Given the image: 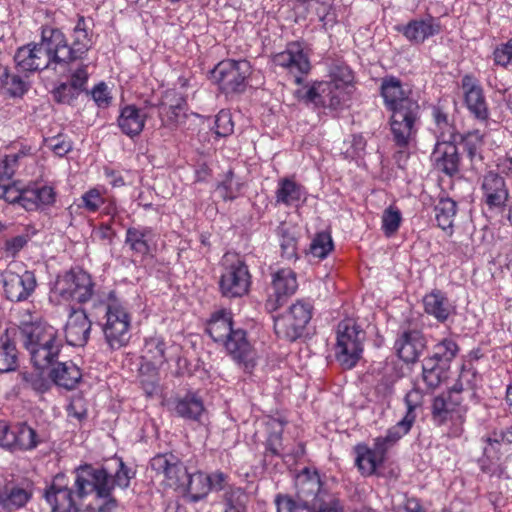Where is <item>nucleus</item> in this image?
<instances>
[{"instance_id": "obj_13", "label": "nucleus", "mask_w": 512, "mask_h": 512, "mask_svg": "<svg viewBox=\"0 0 512 512\" xmlns=\"http://www.w3.org/2000/svg\"><path fill=\"white\" fill-rule=\"evenodd\" d=\"M312 305L298 300L288 311L274 319V330L278 338L294 342L304 336L312 318Z\"/></svg>"}, {"instance_id": "obj_10", "label": "nucleus", "mask_w": 512, "mask_h": 512, "mask_svg": "<svg viewBox=\"0 0 512 512\" xmlns=\"http://www.w3.org/2000/svg\"><path fill=\"white\" fill-rule=\"evenodd\" d=\"M365 331L353 319L339 322L336 331L334 356L339 365L349 370L354 368L362 357Z\"/></svg>"}, {"instance_id": "obj_49", "label": "nucleus", "mask_w": 512, "mask_h": 512, "mask_svg": "<svg viewBox=\"0 0 512 512\" xmlns=\"http://www.w3.org/2000/svg\"><path fill=\"white\" fill-rule=\"evenodd\" d=\"M484 135L479 130H473L462 136V143L468 157L473 161L480 156V150L484 144Z\"/></svg>"}, {"instance_id": "obj_1", "label": "nucleus", "mask_w": 512, "mask_h": 512, "mask_svg": "<svg viewBox=\"0 0 512 512\" xmlns=\"http://www.w3.org/2000/svg\"><path fill=\"white\" fill-rule=\"evenodd\" d=\"M74 489L65 483V476L58 474L45 492L52 512H112L118 506L112 496L115 486L127 488L132 478L130 469L122 460L111 476L104 468L84 465L74 471Z\"/></svg>"}, {"instance_id": "obj_21", "label": "nucleus", "mask_w": 512, "mask_h": 512, "mask_svg": "<svg viewBox=\"0 0 512 512\" xmlns=\"http://www.w3.org/2000/svg\"><path fill=\"white\" fill-rule=\"evenodd\" d=\"M461 88L468 111L477 120L487 121L490 113L480 82L473 75L466 74L462 77Z\"/></svg>"}, {"instance_id": "obj_51", "label": "nucleus", "mask_w": 512, "mask_h": 512, "mask_svg": "<svg viewBox=\"0 0 512 512\" xmlns=\"http://www.w3.org/2000/svg\"><path fill=\"white\" fill-rule=\"evenodd\" d=\"M402 221L400 210L395 206H389L382 216V229L387 236L397 232Z\"/></svg>"}, {"instance_id": "obj_57", "label": "nucleus", "mask_w": 512, "mask_h": 512, "mask_svg": "<svg viewBox=\"0 0 512 512\" xmlns=\"http://www.w3.org/2000/svg\"><path fill=\"white\" fill-rule=\"evenodd\" d=\"M40 370L41 369L37 368V370L33 372L25 373L24 381L33 390L43 393L49 389L50 385L49 381L43 376Z\"/></svg>"}, {"instance_id": "obj_19", "label": "nucleus", "mask_w": 512, "mask_h": 512, "mask_svg": "<svg viewBox=\"0 0 512 512\" xmlns=\"http://www.w3.org/2000/svg\"><path fill=\"white\" fill-rule=\"evenodd\" d=\"M273 63L286 68L294 75L297 83H300L302 76L307 74L311 69L305 44L300 41L288 43L284 51L273 56Z\"/></svg>"}, {"instance_id": "obj_62", "label": "nucleus", "mask_w": 512, "mask_h": 512, "mask_svg": "<svg viewBox=\"0 0 512 512\" xmlns=\"http://www.w3.org/2000/svg\"><path fill=\"white\" fill-rule=\"evenodd\" d=\"M25 194L26 187L19 189L15 186V184H10V181H8L5 189L4 200L10 204H18L19 206L25 209Z\"/></svg>"}, {"instance_id": "obj_44", "label": "nucleus", "mask_w": 512, "mask_h": 512, "mask_svg": "<svg viewBox=\"0 0 512 512\" xmlns=\"http://www.w3.org/2000/svg\"><path fill=\"white\" fill-rule=\"evenodd\" d=\"M435 219L438 227L442 230L451 229L457 213V204L450 198H442L436 204Z\"/></svg>"}, {"instance_id": "obj_28", "label": "nucleus", "mask_w": 512, "mask_h": 512, "mask_svg": "<svg viewBox=\"0 0 512 512\" xmlns=\"http://www.w3.org/2000/svg\"><path fill=\"white\" fill-rule=\"evenodd\" d=\"M277 512H344V507L340 500H333L328 503L314 505L306 500H300L288 495L278 494L275 498Z\"/></svg>"}, {"instance_id": "obj_45", "label": "nucleus", "mask_w": 512, "mask_h": 512, "mask_svg": "<svg viewBox=\"0 0 512 512\" xmlns=\"http://www.w3.org/2000/svg\"><path fill=\"white\" fill-rule=\"evenodd\" d=\"M432 117L434 120V132L437 134V141L455 140V127L449 119L446 112L439 106L432 108Z\"/></svg>"}, {"instance_id": "obj_4", "label": "nucleus", "mask_w": 512, "mask_h": 512, "mask_svg": "<svg viewBox=\"0 0 512 512\" xmlns=\"http://www.w3.org/2000/svg\"><path fill=\"white\" fill-rule=\"evenodd\" d=\"M416 393L408 392L404 398L407 411L402 420L388 429L383 437L375 439L374 448H369L366 444H358L354 448L356 454L355 464L364 476H370L375 473L377 467L382 464L386 452L398 440L406 435L412 428L416 420L417 403L412 400Z\"/></svg>"}, {"instance_id": "obj_63", "label": "nucleus", "mask_w": 512, "mask_h": 512, "mask_svg": "<svg viewBox=\"0 0 512 512\" xmlns=\"http://www.w3.org/2000/svg\"><path fill=\"white\" fill-rule=\"evenodd\" d=\"M281 255L287 260L297 258V240L291 235H282L280 241Z\"/></svg>"}, {"instance_id": "obj_35", "label": "nucleus", "mask_w": 512, "mask_h": 512, "mask_svg": "<svg viewBox=\"0 0 512 512\" xmlns=\"http://www.w3.org/2000/svg\"><path fill=\"white\" fill-rule=\"evenodd\" d=\"M146 118V114L135 105H125L120 110L117 124L123 134L134 138L143 131Z\"/></svg>"}, {"instance_id": "obj_22", "label": "nucleus", "mask_w": 512, "mask_h": 512, "mask_svg": "<svg viewBox=\"0 0 512 512\" xmlns=\"http://www.w3.org/2000/svg\"><path fill=\"white\" fill-rule=\"evenodd\" d=\"M150 466L157 474H162L170 486L176 488L185 486L187 469L174 454H158L151 459Z\"/></svg>"}, {"instance_id": "obj_60", "label": "nucleus", "mask_w": 512, "mask_h": 512, "mask_svg": "<svg viewBox=\"0 0 512 512\" xmlns=\"http://www.w3.org/2000/svg\"><path fill=\"white\" fill-rule=\"evenodd\" d=\"M266 452L273 456L285 458V447L282 444V430L269 435L266 441Z\"/></svg>"}, {"instance_id": "obj_12", "label": "nucleus", "mask_w": 512, "mask_h": 512, "mask_svg": "<svg viewBox=\"0 0 512 512\" xmlns=\"http://www.w3.org/2000/svg\"><path fill=\"white\" fill-rule=\"evenodd\" d=\"M469 404L468 401L462 398V395L449 389L447 393H442L434 398L431 412L432 420L438 426L451 423L450 434L458 437L463 432V423Z\"/></svg>"}, {"instance_id": "obj_2", "label": "nucleus", "mask_w": 512, "mask_h": 512, "mask_svg": "<svg viewBox=\"0 0 512 512\" xmlns=\"http://www.w3.org/2000/svg\"><path fill=\"white\" fill-rule=\"evenodd\" d=\"M380 95L390 113L388 124L395 146L394 159L399 167L406 163L421 123V107L408 84L398 77L381 78Z\"/></svg>"}, {"instance_id": "obj_32", "label": "nucleus", "mask_w": 512, "mask_h": 512, "mask_svg": "<svg viewBox=\"0 0 512 512\" xmlns=\"http://www.w3.org/2000/svg\"><path fill=\"white\" fill-rule=\"evenodd\" d=\"M481 382V375L477 369L469 362L463 364L458 379L450 388L456 394L462 395L469 403L477 401V387Z\"/></svg>"}, {"instance_id": "obj_59", "label": "nucleus", "mask_w": 512, "mask_h": 512, "mask_svg": "<svg viewBox=\"0 0 512 512\" xmlns=\"http://www.w3.org/2000/svg\"><path fill=\"white\" fill-rule=\"evenodd\" d=\"M396 380L397 376L393 372L383 374L375 386L376 394L383 399L389 397L393 393Z\"/></svg>"}, {"instance_id": "obj_24", "label": "nucleus", "mask_w": 512, "mask_h": 512, "mask_svg": "<svg viewBox=\"0 0 512 512\" xmlns=\"http://www.w3.org/2000/svg\"><path fill=\"white\" fill-rule=\"evenodd\" d=\"M483 200L489 209L503 210L509 200L505 179L495 171H488L482 179Z\"/></svg>"}, {"instance_id": "obj_29", "label": "nucleus", "mask_w": 512, "mask_h": 512, "mask_svg": "<svg viewBox=\"0 0 512 512\" xmlns=\"http://www.w3.org/2000/svg\"><path fill=\"white\" fill-rule=\"evenodd\" d=\"M426 338L420 330L406 329L395 342L398 356L407 363L415 362L426 348Z\"/></svg>"}, {"instance_id": "obj_46", "label": "nucleus", "mask_w": 512, "mask_h": 512, "mask_svg": "<svg viewBox=\"0 0 512 512\" xmlns=\"http://www.w3.org/2000/svg\"><path fill=\"white\" fill-rule=\"evenodd\" d=\"M248 496L242 488L229 487L223 495V512H247Z\"/></svg>"}, {"instance_id": "obj_6", "label": "nucleus", "mask_w": 512, "mask_h": 512, "mask_svg": "<svg viewBox=\"0 0 512 512\" xmlns=\"http://www.w3.org/2000/svg\"><path fill=\"white\" fill-rule=\"evenodd\" d=\"M331 80L318 82L304 94L307 103L328 107L332 110L342 108L352 92L354 75L345 64H335L331 69Z\"/></svg>"}, {"instance_id": "obj_43", "label": "nucleus", "mask_w": 512, "mask_h": 512, "mask_svg": "<svg viewBox=\"0 0 512 512\" xmlns=\"http://www.w3.org/2000/svg\"><path fill=\"white\" fill-rule=\"evenodd\" d=\"M448 367L425 358L422 364V379L428 389L437 388L446 378Z\"/></svg>"}, {"instance_id": "obj_25", "label": "nucleus", "mask_w": 512, "mask_h": 512, "mask_svg": "<svg viewBox=\"0 0 512 512\" xmlns=\"http://www.w3.org/2000/svg\"><path fill=\"white\" fill-rule=\"evenodd\" d=\"M94 319L89 315V308L72 309L65 325V338L69 345L82 347L89 338Z\"/></svg>"}, {"instance_id": "obj_36", "label": "nucleus", "mask_w": 512, "mask_h": 512, "mask_svg": "<svg viewBox=\"0 0 512 512\" xmlns=\"http://www.w3.org/2000/svg\"><path fill=\"white\" fill-rule=\"evenodd\" d=\"M276 203L285 206H298L306 198L305 188L293 178L285 177L278 181L275 192Z\"/></svg>"}, {"instance_id": "obj_5", "label": "nucleus", "mask_w": 512, "mask_h": 512, "mask_svg": "<svg viewBox=\"0 0 512 512\" xmlns=\"http://www.w3.org/2000/svg\"><path fill=\"white\" fill-rule=\"evenodd\" d=\"M207 333L215 342L224 344L231 357L245 371H251L255 366L256 352L246 338L242 329H233L232 315L226 310L212 314L206 327Z\"/></svg>"}, {"instance_id": "obj_55", "label": "nucleus", "mask_w": 512, "mask_h": 512, "mask_svg": "<svg viewBox=\"0 0 512 512\" xmlns=\"http://www.w3.org/2000/svg\"><path fill=\"white\" fill-rule=\"evenodd\" d=\"M493 61L497 66L507 68L512 65V38L498 45L493 52Z\"/></svg>"}, {"instance_id": "obj_18", "label": "nucleus", "mask_w": 512, "mask_h": 512, "mask_svg": "<svg viewBox=\"0 0 512 512\" xmlns=\"http://www.w3.org/2000/svg\"><path fill=\"white\" fill-rule=\"evenodd\" d=\"M298 288L296 273L291 268H281L272 274L271 286L265 302L269 313L277 311Z\"/></svg>"}, {"instance_id": "obj_47", "label": "nucleus", "mask_w": 512, "mask_h": 512, "mask_svg": "<svg viewBox=\"0 0 512 512\" xmlns=\"http://www.w3.org/2000/svg\"><path fill=\"white\" fill-rule=\"evenodd\" d=\"M243 188V183L239 179H235L233 170L229 169L224 176V179L219 183L218 190L224 200H234L240 194Z\"/></svg>"}, {"instance_id": "obj_38", "label": "nucleus", "mask_w": 512, "mask_h": 512, "mask_svg": "<svg viewBox=\"0 0 512 512\" xmlns=\"http://www.w3.org/2000/svg\"><path fill=\"white\" fill-rule=\"evenodd\" d=\"M19 366V351L9 330L0 336V373L15 371Z\"/></svg>"}, {"instance_id": "obj_9", "label": "nucleus", "mask_w": 512, "mask_h": 512, "mask_svg": "<svg viewBox=\"0 0 512 512\" xmlns=\"http://www.w3.org/2000/svg\"><path fill=\"white\" fill-rule=\"evenodd\" d=\"M48 25L41 28V41L19 47L14 55L16 67L23 72H36L44 69L56 70L63 61L56 58L59 52L52 45Z\"/></svg>"}, {"instance_id": "obj_54", "label": "nucleus", "mask_w": 512, "mask_h": 512, "mask_svg": "<svg viewBox=\"0 0 512 512\" xmlns=\"http://www.w3.org/2000/svg\"><path fill=\"white\" fill-rule=\"evenodd\" d=\"M234 124L231 114L226 110H221L215 119L214 132L218 137H227L233 133Z\"/></svg>"}, {"instance_id": "obj_31", "label": "nucleus", "mask_w": 512, "mask_h": 512, "mask_svg": "<svg viewBox=\"0 0 512 512\" xmlns=\"http://www.w3.org/2000/svg\"><path fill=\"white\" fill-rule=\"evenodd\" d=\"M49 371V378L58 387L73 390L82 379L80 368L69 361H54Z\"/></svg>"}, {"instance_id": "obj_42", "label": "nucleus", "mask_w": 512, "mask_h": 512, "mask_svg": "<svg viewBox=\"0 0 512 512\" xmlns=\"http://www.w3.org/2000/svg\"><path fill=\"white\" fill-rule=\"evenodd\" d=\"M459 350L457 342L453 338L448 337L435 344L432 348V354L427 358L449 368Z\"/></svg>"}, {"instance_id": "obj_64", "label": "nucleus", "mask_w": 512, "mask_h": 512, "mask_svg": "<svg viewBox=\"0 0 512 512\" xmlns=\"http://www.w3.org/2000/svg\"><path fill=\"white\" fill-rule=\"evenodd\" d=\"M46 145L59 157L65 156L72 149V144L62 136L46 140Z\"/></svg>"}, {"instance_id": "obj_14", "label": "nucleus", "mask_w": 512, "mask_h": 512, "mask_svg": "<svg viewBox=\"0 0 512 512\" xmlns=\"http://www.w3.org/2000/svg\"><path fill=\"white\" fill-rule=\"evenodd\" d=\"M250 73L248 61L227 59L214 67L211 71V80L225 94L241 93L246 88V79Z\"/></svg>"}, {"instance_id": "obj_50", "label": "nucleus", "mask_w": 512, "mask_h": 512, "mask_svg": "<svg viewBox=\"0 0 512 512\" xmlns=\"http://www.w3.org/2000/svg\"><path fill=\"white\" fill-rule=\"evenodd\" d=\"M67 66L69 67L70 72L68 82L82 92L87 91L86 85L89 78V73L87 71L88 65L82 62L78 63L77 61Z\"/></svg>"}, {"instance_id": "obj_39", "label": "nucleus", "mask_w": 512, "mask_h": 512, "mask_svg": "<svg viewBox=\"0 0 512 512\" xmlns=\"http://www.w3.org/2000/svg\"><path fill=\"white\" fill-rule=\"evenodd\" d=\"M32 492L19 486L6 485L0 490V508L11 512L17 510L30 500Z\"/></svg>"}, {"instance_id": "obj_20", "label": "nucleus", "mask_w": 512, "mask_h": 512, "mask_svg": "<svg viewBox=\"0 0 512 512\" xmlns=\"http://www.w3.org/2000/svg\"><path fill=\"white\" fill-rule=\"evenodd\" d=\"M179 356V345L157 335L147 338L142 349V359L154 369L161 368L170 360H178Z\"/></svg>"}, {"instance_id": "obj_8", "label": "nucleus", "mask_w": 512, "mask_h": 512, "mask_svg": "<svg viewBox=\"0 0 512 512\" xmlns=\"http://www.w3.org/2000/svg\"><path fill=\"white\" fill-rule=\"evenodd\" d=\"M92 20L84 16H78L73 28L69 45L65 34L58 28L48 26L52 45L57 48L60 55L56 58L63 61L64 65H70L83 59L93 45Z\"/></svg>"}, {"instance_id": "obj_17", "label": "nucleus", "mask_w": 512, "mask_h": 512, "mask_svg": "<svg viewBox=\"0 0 512 512\" xmlns=\"http://www.w3.org/2000/svg\"><path fill=\"white\" fill-rule=\"evenodd\" d=\"M40 443L37 432L26 423L0 421V446L11 451H28Z\"/></svg>"}, {"instance_id": "obj_33", "label": "nucleus", "mask_w": 512, "mask_h": 512, "mask_svg": "<svg viewBox=\"0 0 512 512\" xmlns=\"http://www.w3.org/2000/svg\"><path fill=\"white\" fill-rule=\"evenodd\" d=\"M423 307L426 314L434 317L440 323L447 321L455 311V306L446 293L439 289H433L423 297Z\"/></svg>"}, {"instance_id": "obj_48", "label": "nucleus", "mask_w": 512, "mask_h": 512, "mask_svg": "<svg viewBox=\"0 0 512 512\" xmlns=\"http://www.w3.org/2000/svg\"><path fill=\"white\" fill-rule=\"evenodd\" d=\"M333 249L332 237L328 232L316 234L310 244V253L319 259H324Z\"/></svg>"}, {"instance_id": "obj_40", "label": "nucleus", "mask_w": 512, "mask_h": 512, "mask_svg": "<svg viewBox=\"0 0 512 512\" xmlns=\"http://www.w3.org/2000/svg\"><path fill=\"white\" fill-rule=\"evenodd\" d=\"M0 84L3 92L12 98H22L30 89V83L11 72L8 67L3 68L0 73Z\"/></svg>"}, {"instance_id": "obj_30", "label": "nucleus", "mask_w": 512, "mask_h": 512, "mask_svg": "<svg viewBox=\"0 0 512 512\" xmlns=\"http://www.w3.org/2000/svg\"><path fill=\"white\" fill-rule=\"evenodd\" d=\"M432 159L435 167L448 176L459 172L460 156L454 140L437 141Z\"/></svg>"}, {"instance_id": "obj_52", "label": "nucleus", "mask_w": 512, "mask_h": 512, "mask_svg": "<svg viewBox=\"0 0 512 512\" xmlns=\"http://www.w3.org/2000/svg\"><path fill=\"white\" fill-rule=\"evenodd\" d=\"M54 100L58 103L72 104L78 96L82 93L78 88L74 87L69 82H63L59 84L53 90Z\"/></svg>"}, {"instance_id": "obj_15", "label": "nucleus", "mask_w": 512, "mask_h": 512, "mask_svg": "<svg viewBox=\"0 0 512 512\" xmlns=\"http://www.w3.org/2000/svg\"><path fill=\"white\" fill-rule=\"evenodd\" d=\"M250 284L251 275L245 262L238 257L226 259L219 281L221 294L227 298L242 297L248 293Z\"/></svg>"}, {"instance_id": "obj_11", "label": "nucleus", "mask_w": 512, "mask_h": 512, "mask_svg": "<svg viewBox=\"0 0 512 512\" xmlns=\"http://www.w3.org/2000/svg\"><path fill=\"white\" fill-rule=\"evenodd\" d=\"M94 287L90 274L82 269H71L58 275L52 291L60 302L84 304L89 300L93 303L101 296L95 293Z\"/></svg>"}, {"instance_id": "obj_61", "label": "nucleus", "mask_w": 512, "mask_h": 512, "mask_svg": "<svg viewBox=\"0 0 512 512\" xmlns=\"http://www.w3.org/2000/svg\"><path fill=\"white\" fill-rule=\"evenodd\" d=\"M486 442L487 446L484 447L485 454H488L490 449H495V446L501 443L512 445V425L499 433L494 432L492 437L486 439Z\"/></svg>"}, {"instance_id": "obj_37", "label": "nucleus", "mask_w": 512, "mask_h": 512, "mask_svg": "<svg viewBox=\"0 0 512 512\" xmlns=\"http://www.w3.org/2000/svg\"><path fill=\"white\" fill-rule=\"evenodd\" d=\"M174 411L177 416L185 420L201 422L205 407L199 396L194 393H187L184 397L174 400Z\"/></svg>"}, {"instance_id": "obj_41", "label": "nucleus", "mask_w": 512, "mask_h": 512, "mask_svg": "<svg viewBox=\"0 0 512 512\" xmlns=\"http://www.w3.org/2000/svg\"><path fill=\"white\" fill-rule=\"evenodd\" d=\"M186 490V498L191 502H198L206 497L210 491L207 474L196 472L188 474L186 484L183 487Z\"/></svg>"}, {"instance_id": "obj_58", "label": "nucleus", "mask_w": 512, "mask_h": 512, "mask_svg": "<svg viewBox=\"0 0 512 512\" xmlns=\"http://www.w3.org/2000/svg\"><path fill=\"white\" fill-rule=\"evenodd\" d=\"M21 162L13 154L6 155L0 161V179L10 181Z\"/></svg>"}, {"instance_id": "obj_34", "label": "nucleus", "mask_w": 512, "mask_h": 512, "mask_svg": "<svg viewBox=\"0 0 512 512\" xmlns=\"http://www.w3.org/2000/svg\"><path fill=\"white\" fill-rule=\"evenodd\" d=\"M25 210L38 211L45 210L53 206L56 202L57 193L52 185H28L26 187Z\"/></svg>"}, {"instance_id": "obj_3", "label": "nucleus", "mask_w": 512, "mask_h": 512, "mask_svg": "<svg viewBox=\"0 0 512 512\" xmlns=\"http://www.w3.org/2000/svg\"><path fill=\"white\" fill-rule=\"evenodd\" d=\"M89 315L102 327L105 341L111 349H119L129 342L131 314L127 304L114 291L94 299Z\"/></svg>"}, {"instance_id": "obj_26", "label": "nucleus", "mask_w": 512, "mask_h": 512, "mask_svg": "<svg viewBox=\"0 0 512 512\" xmlns=\"http://www.w3.org/2000/svg\"><path fill=\"white\" fill-rule=\"evenodd\" d=\"M158 234L149 226L137 225L126 231L125 244L133 254L142 259L152 253L157 244Z\"/></svg>"}, {"instance_id": "obj_23", "label": "nucleus", "mask_w": 512, "mask_h": 512, "mask_svg": "<svg viewBox=\"0 0 512 512\" xmlns=\"http://www.w3.org/2000/svg\"><path fill=\"white\" fill-rule=\"evenodd\" d=\"M295 487L297 498L314 503V505L324 504L327 506L333 500H339L322 493L319 475L316 472H310L307 468L296 476Z\"/></svg>"}, {"instance_id": "obj_56", "label": "nucleus", "mask_w": 512, "mask_h": 512, "mask_svg": "<svg viewBox=\"0 0 512 512\" xmlns=\"http://www.w3.org/2000/svg\"><path fill=\"white\" fill-rule=\"evenodd\" d=\"M101 213L110 217L109 222L122 225L126 212L123 208L117 206L114 198H105Z\"/></svg>"}, {"instance_id": "obj_27", "label": "nucleus", "mask_w": 512, "mask_h": 512, "mask_svg": "<svg viewBox=\"0 0 512 512\" xmlns=\"http://www.w3.org/2000/svg\"><path fill=\"white\" fill-rule=\"evenodd\" d=\"M396 30L412 44H422L429 37L440 33L441 26L432 16L412 19L405 25L396 26Z\"/></svg>"}, {"instance_id": "obj_7", "label": "nucleus", "mask_w": 512, "mask_h": 512, "mask_svg": "<svg viewBox=\"0 0 512 512\" xmlns=\"http://www.w3.org/2000/svg\"><path fill=\"white\" fill-rule=\"evenodd\" d=\"M20 333L36 368H47L58 359L63 344L54 327L46 324H31L24 327Z\"/></svg>"}, {"instance_id": "obj_53", "label": "nucleus", "mask_w": 512, "mask_h": 512, "mask_svg": "<svg viewBox=\"0 0 512 512\" xmlns=\"http://www.w3.org/2000/svg\"><path fill=\"white\" fill-rule=\"evenodd\" d=\"M81 200L82 207L90 213L99 211V209L105 203L104 194L98 188H92L85 192L82 195Z\"/></svg>"}, {"instance_id": "obj_16", "label": "nucleus", "mask_w": 512, "mask_h": 512, "mask_svg": "<svg viewBox=\"0 0 512 512\" xmlns=\"http://www.w3.org/2000/svg\"><path fill=\"white\" fill-rule=\"evenodd\" d=\"M2 276L6 298L12 302L26 300L35 290L34 273L18 264L9 265Z\"/></svg>"}]
</instances>
